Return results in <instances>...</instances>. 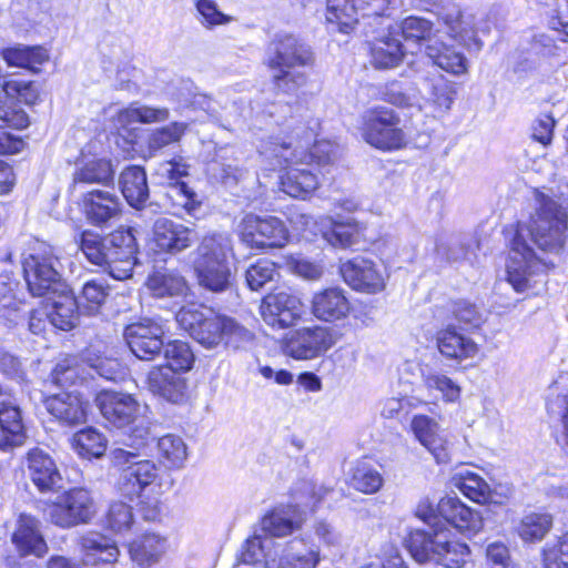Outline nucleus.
<instances>
[{
  "mask_svg": "<svg viewBox=\"0 0 568 568\" xmlns=\"http://www.w3.org/2000/svg\"><path fill=\"white\" fill-rule=\"evenodd\" d=\"M266 159L274 161L276 165H286L284 173L280 176V184L281 190L287 195L305 200L318 189L320 180L311 163L297 164L292 161H282L278 158Z\"/></svg>",
  "mask_w": 568,
  "mask_h": 568,
  "instance_id": "aec40b11",
  "label": "nucleus"
},
{
  "mask_svg": "<svg viewBox=\"0 0 568 568\" xmlns=\"http://www.w3.org/2000/svg\"><path fill=\"white\" fill-rule=\"evenodd\" d=\"M352 304L347 292L339 286H329L315 292L311 300L312 314L322 322L334 323L348 317Z\"/></svg>",
  "mask_w": 568,
  "mask_h": 568,
  "instance_id": "4be33fe9",
  "label": "nucleus"
},
{
  "mask_svg": "<svg viewBox=\"0 0 568 568\" xmlns=\"http://www.w3.org/2000/svg\"><path fill=\"white\" fill-rule=\"evenodd\" d=\"M453 483L463 495L475 503L485 504L490 498L489 485L475 473L460 471L453 477Z\"/></svg>",
  "mask_w": 568,
  "mask_h": 568,
  "instance_id": "c03bdc74",
  "label": "nucleus"
},
{
  "mask_svg": "<svg viewBox=\"0 0 568 568\" xmlns=\"http://www.w3.org/2000/svg\"><path fill=\"white\" fill-rule=\"evenodd\" d=\"M139 448L116 447L110 452L112 464L121 470L120 489L130 499L159 478V467L151 459H142Z\"/></svg>",
  "mask_w": 568,
  "mask_h": 568,
  "instance_id": "9b49d317",
  "label": "nucleus"
},
{
  "mask_svg": "<svg viewBox=\"0 0 568 568\" xmlns=\"http://www.w3.org/2000/svg\"><path fill=\"white\" fill-rule=\"evenodd\" d=\"M165 331V322L161 317H143L125 327L124 338L134 356L152 361L164 347Z\"/></svg>",
  "mask_w": 568,
  "mask_h": 568,
  "instance_id": "2eb2a0df",
  "label": "nucleus"
},
{
  "mask_svg": "<svg viewBox=\"0 0 568 568\" xmlns=\"http://www.w3.org/2000/svg\"><path fill=\"white\" fill-rule=\"evenodd\" d=\"M276 274L275 263L267 258H261L246 270L245 280L252 291H258L266 283L273 281Z\"/></svg>",
  "mask_w": 568,
  "mask_h": 568,
  "instance_id": "6e6d98bb",
  "label": "nucleus"
},
{
  "mask_svg": "<svg viewBox=\"0 0 568 568\" xmlns=\"http://www.w3.org/2000/svg\"><path fill=\"white\" fill-rule=\"evenodd\" d=\"M114 170L106 159H90L77 164L73 173L72 186L102 184L108 185L113 181Z\"/></svg>",
  "mask_w": 568,
  "mask_h": 568,
  "instance_id": "f704fd0d",
  "label": "nucleus"
},
{
  "mask_svg": "<svg viewBox=\"0 0 568 568\" xmlns=\"http://www.w3.org/2000/svg\"><path fill=\"white\" fill-rule=\"evenodd\" d=\"M469 554V548L465 542L448 540L447 535L440 538L438 542V557L436 564L445 568H460Z\"/></svg>",
  "mask_w": 568,
  "mask_h": 568,
  "instance_id": "3c124183",
  "label": "nucleus"
},
{
  "mask_svg": "<svg viewBox=\"0 0 568 568\" xmlns=\"http://www.w3.org/2000/svg\"><path fill=\"white\" fill-rule=\"evenodd\" d=\"M438 514L452 527L460 532H479L483 529V516L467 507L457 497H445L438 503Z\"/></svg>",
  "mask_w": 568,
  "mask_h": 568,
  "instance_id": "bb28decb",
  "label": "nucleus"
},
{
  "mask_svg": "<svg viewBox=\"0 0 568 568\" xmlns=\"http://www.w3.org/2000/svg\"><path fill=\"white\" fill-rule=\"evenodd\" d=\"M554 195L556 200L536 193L535 216L529 225H518L511 241L507 281L516 292L535 288L546 270L556 264L535 252L531 243L542 254L557 255L560 250H568V182L561 181Z\"/></svg>",
  "mask_w": 568,
  "mask_h": 568,
  "instance_id": "f257e3e1",
  "label": "nucleus"
},
{
  "mask_svg": "<svg viewBox=\"0 0 568 568\" xmlns=\"http://www.w3.org/2000/svg\"><path fill=\"white\" fill-rule=\"evenodd\" d=\"M545 568H568V535H561L547 544L542 552Z\"/></svg>",
  "mask_w": 568,
  "mask_h": 568,
  "instance_id": "bf43d9fd",
  "label": "nucleus"
},
{
  "mask_svg": "<svg viewBox=\"0 0 568 568\" xmlns=\"http://www.w3.org/2000/svg\"><path fill=\"white\" fill-rule=\"evenodd\" d=\"M83 210L92 225L105 226L120 216L122 204L116 194L103 190H93L83 196Z\"/></svg>",
  "mask_w": 568,
  "mask_h": 568,
  "instance_id": "a878e982",
  "label": "nucleus"
},
{
  "mask_svg": "<svg viewBox=\"0 0 568 568\" xmlns=\"http://www.w3.org/2000/svg\"><path fill=\"white\" fill-rule=\"evenodd\" d=\"M240 239L252 248L283 247L288 241V231L275 216L246 214L240 225Z\"/></svg>",
  "mask_w": 568,
  "mask_h": 568,
  "instance_id": "4468645a",
  "label": "nucleus"
},
{
  "mask_svg": "<svg viewBox=\"0 0 568 568\" xmlns=\"http://www.w3.org/2000/svg\"><path fill=\"white\" fill-rule=\"evenodd\" d=\"M306 515L296 505H278L260 520L262 532H293L303 529Z\"/></svg>",
  "mask_w": 568,
  "mask_h": 568,
  "instance_id": "cd10ccee",
  "label": "nucleus"
},
{
  "mask_svg": "<svg viewBox=\"0 0 568 568\" xmlns=\"http://www.w3.org/2000/svg\"><path fill=\"white\" fill-rule=\"evenodd\" d=\"M80 248L92 264L108 266L113 277L124 280L132 276L138 253L132 229L116 230L108 239L84 231L80 237Z\"/></svg>",
  "mask_w": 568,
  "mask_h": 568,
  "instance_id": "20e7f679",
  "label": "nucleus"
},
{
  "mask_svg": "<svg viewBox=\"0 0 568 568\" xmlns=\"http://www.w3.org/2000/svg\"><path fill=\"white\" fill-rule=\"evenodd\" d=\"M163 551V544L159 535H136L129 544L131 559L140 568H150L158 562Z\"/></svg>",
  "mask_w": 568,
  "mask_h": 568,
  "instance_id": "e433bc0d",
  "label": "nucleus"
},
{
  "mask_svg": "<svg viewBox=\"0 0 568 568\" xmlns=\"http://www.w3.org/2000/svg\"><path fill=\"white\" fill-rule=\"evenodd\" d=\"M422 385L429 394L438 393L447 403H455L460 397V387L446 374L427 368L422 371Z\"/></svg>",
  "mask_w": 568,
  "mask_h": 568,
  "instance_id": "37998d69",
  "label": "nucleus"
},
{
  "mask_svg": "<svg viewBox=\"0 0 568 568\" xmlns=\"http://www.w3.org/2000/svg\"><path fill=\"white\" fill-rule=\"evenodd\" d=\"M12 542L21 556L34 555L42 557L48 550L42 535H12Z\"/></svg>",
  "mask_w": 568,
  "mask_h": 568,
  "instance_id": "69168bd1",
  "label": "nucleus"
},
{
  "mask_svg": "<svg viewBox=\"0 0 568 568\" xmlns=\"http://www.w3.org/2000/svg\"><path fill=\"white\" fill-rule=\"evenodd\" d=\"M49 414L64 426H77L87 420L88 403L75 393L63 392L44 400Z\"/></svg>",
  "mask_w": 568,
  "mask_h": 568,
  "instance_id": "393cba45",
  "label": "nucleus"
},
{
  "mask_svg": "<svg viewBox=\"0 0 568 568\" xmlns=\"http://www.w3.org/2000/svg\"><path fill=\"white\" fill-rule=\"evenodd\" d=\"M351 486L364 494H374L383 486V477L368 462L359 460L352 468Z\"/></svg>",
  "mask_w": 568,
  "mask_h": 568,
  "instance_id": "a18cd8bd",
  "label": "nucleus"
},
{
  "mask_svg": "<svg viewBox=\"0 0 568 568\" xmlns=\"http://www.w3.org/2000/svg\"><path fill=\"white\" fill-rule=\"evenodd\" d=\"M552 526V516L544 510H529L520 519L521 532H548Z\"/></svg>",
  "mask_w": 568,
  "mask_h": 568,
  "instance_id": "e2e57ef3",
  "label": "nucleus"
},
{
  "mask_svg": "<svg viewBox=\"0 0 568 568\" xmlns=\"http://www.w3.org/2000/svg\"><path fill=\"white\" fill-rule=\"evenodd\" d=\"M29 124L28 115L20 108L13 106L0 98V129L21 130Z\"/></svg>",
  "mask_w": 568,
  "mask_h": 568,
  "instance_id": "0e129e2a",
  "label": "nucleus"
},
{
  "mask_svg": "<svg viewBox=\"0 0 568 568\" xmlns=\"http://www.w3.org/2000/svg\"><path fill=\"white\" fill-rule=\"evenodd\" d=\"M372 64L376 69H392L397 67L404 57L403 45L394 32L377 39L371 48Z\"/></svg>",
  "mask_w": 568,
  "mask_h": 568,
  "instance_id": "c9c22d12",
  "label": "nucleus"
},
{
  "mask_svg": "<svg viewBox=\"0 0 568 568\" xmlns=\"http://www.w3.org/2000/svg\"><path fill=\"white\" fill-rule=\"evenodd\" d=\"M445 535H408L405 546L418 562L435 561L438 557V542Z\"/></svg>",
  "mask_w": 568,
  "mask_h": 568,
  "instance_id": "49530a36",
  "label": "nucleus"
},
{
  "mask_svg": "<svg viewBox=\"0 0 568 568\" xmlns=\"http://www.w3.org/2000/svg\"><path fill=\"white\" fill-rule=\"evenodd\" d=\"M277 535H251L242 549V560L245 564H255L262 560H275L277 547L275 537Z\"/></svg>",
  "mask_w": 568,
  "mask_h": 568,
  "instance_id": "79ce46f5",
  "label": "nucleus"
},
{
  "mask_svg": "<svg viewBox=\"0 0 568 568\" xmlns=\"http://www.w3.org/2000/svg\"><path fill=\"white\" fill-rule=\"evenodd\" d=\"M437 347L447 359L462 363L474 359L480 348L470 337L457 333L454 328H446L437 334Z\"/></svg>",
  "mask_w": 568,
  "mask_h": 568,
  "instance_id": "c85d7f7f",
  "label": "nucleus"
},
{
  "mask_svg": "<svg viewBox=\"0 0 568 568\" xmlns=\"http://www.w3.org/2000/svg\"><path fill=\"white\" fill-rule=\"evenodd\" d=\"M162 349H164L166 364L160 365L161 367H170L181 374L192 368L194 354L187 343L182 341L169 342Z\"/></svg>",
  "mask_w": 568,
  "mask_h": 568,
  "instance_id": "8fccbe9b",
  "label": "nucleus"
},
{
  "mask_svg": "<svg viewBox=\"0 0 568 568\" xmlns=\"http://www.w3.org/2000/svg\"><path fill=\"white\" fill-rule=\"evenodd\" d=\"M400 116L390 108L374 106L362 114V136L371 146L382 151L405 148L408 138L400 128Z\"/></svg>",
  "mask_w": 568,
  "mask_h": 568,
  "instance_id": "9d476101",
  "label": "nucleus"
},
{
  "mask_svg": "<svg viewBox=\"0 0 568 568\" xmlns=\"http://www.w3.org/2000/svg\"><path fill=\"white\" fill-rule=\"evenodd\" d=\"M414 85L404 88L398 81L388 82L383 91L384 100L397 106H420L425 100L439 110H449L457 89L453 81L436 71L416 70Z\"/></svg>",
  "mask_w": 568,
  "mask_h": 568,
  "instance_id": "39448f33",
  "label": "nucleus"
},
{
  "mask_svg": "<svg viewBox=\"0 0 568 568\" xmlns=\"http://www.w3.org/2000/svg\"><path fill=\"white\" fill-rule=\"evenodd\" d=\"M103 418L113 427L124 430L123 445L145 447L151 439L150 422L141 415L139 403L129 394L103 392L97 397Z\"/></svg>",
  "mask_w": 568,
  "mask_h": 568,
  "instance_id": "0eeeda50",
  "label": "nucleus"
},
{
  "mask_svg": "<svg viewBox=\"0 0 568 568\" xmlns=\"http://www.w3.org/2000/svg\"><path fill=\"white\" fill-rule=\"evenodd\" d=\"M450 312L454 318L464 325L478 327L484 322L483 313L478 307L465 300L453 302Z\"/></svg>",
  "mask_w": 568,
  "mask_h": 568,
  "instance_id": "680f3d73",
  "label": "nucleus"
},
{
  "mask_svg": "<svg viewBox=\"0 0 568 568\" xmlns=\"http://www.w3.org/2000/svg\"><path fill=\"white\" fill-rule=\"evenodd\" d=\"M339 339V333L327 326L315 325L291 331L284 341V353L294 359L307 361L324 355Z\"/></svg>",
  "mask_w": 568,
  "mask_h": 568,
  "instance_id": "ddd939ff",
  "label": "nucleus"
},
{
  "mask_svg": "<svg viewBox=\"0 0 568 568\" xmlns=\"http://www.w3.org/2000/svg\"><path fill=\"white\" fill-rule=\"evenodd\" d=\"M312 61L310 48L292 34H276L268 44L266 63L274 71L275 88L282 92L293 93L305 84V74L292 69L308 65Z\"/></svg>",
  "mask_w": 568,
  "mask_h": 568,
  "instance_id": "423d86ee",
  "label": "nucleus"
},
{
  "mask_svg": "<svg viewBox=\"0 0 568 568\" xmlns=\"http://www.w3.org/2000/svg\"><path fill=\"white\" fill-rule=\"evenodd\" d=\"M233 255V243L229 234L205 235L196 248L194 261L199 284L216 293L226 291L231 285L230 258Z\"/></svg>",
  "mask_w": 568,
  "mask_h": 568,
  "instance_id": "6e6552de",
  "label": "nucleus"
},
{
  "mask_svg": "<svg viewBox=\"0 0 568 568\" xmlns=\"http://www.w3.org/2000/svg\"><path fill=\"white\" fill-rule=\"evenodd\" d=\"M402 37L409 41H422L427 58L434 65L453 75H463L468 71L467 58L438 41L430 38L432 23L423 18L408 17L402 21L399 28Z\"/></svg>",
  "mask_w": 568,
  "mask_h": 568,
  "instance_id": "1a4fd4ad",
  "label": "nucleus"
},
{
  "mask_svg": "<svg viewBox=\"0 0 568 568\" xmlns=\"http://www.w3.org/2000/svg\"><path fill=\"white\" fill-rule=\"evenodd\" d=\"M392 0H327L326 21L342 33H349L362 17H381Z\"/></svg>",
  "mask_w": 568,
  "mask_h": 568,
  "instance_id": "dca6fc26",
  "label": "nucleus"
},
{
  "mask_svg": "<svg viewBox=\"0 0 568 568\" xmlns=\"http://www.w3.org/2000/svg\"><path fill=\"white\" fill-rule=\"evenodd\" d=\"M175 320L203 347L213 349L222 345L227 316L190 304L180 308Z\"/></svg>",
  "mask_w": 568,
  "mask_h": 568,
  "instance_id": "f8f14e48",
  "label": "nucleus"
},
{
  "mask_svg": "<svg viewBox=\"0 0 568 568\" xmlns=\"http://www.w3.org/2000/svg\"><path fill=\"white\" fill-rule=\"evenodd\" d=\"M263 320L272 327L286 328L302 316V304L296 296L285 292L266 295L261 305Z\"/></svg>",
  "mask_w": 568,
  "mask_h": 568,
  "instance_id": "412c9836",
  "label": "nucleus"
},
{
  "mask_svg": "<svg viewBox=\"0 0 568 568\" xmlns=\"http://www.w3.org/2000/svg\"><path fill=\"white\" fill-rule=\"evenodd\" d=\"M314 135L313 128L297 125L288 136L276 135L262 141L260 153L265 158H278L297 164L333 165L341 156V146L331 140H317L307 151Z\"/></svg>",
  "mask_w": 568,
  "mask_h": 568,
  "instance_id": "7ed1b4c3",
  "label": "nucleus"
},
{
  "mask_svg": "<svg viewBox=\"0 0 568 568\" xmlns=\"http://www.w3.org/2000/svg\"><path fill=\"white\" fill-rule=\"evenodd\" d=\"M59 252L48 244H40L22 260L23 277L32 296H49L51 301L50 325L69 331L78 322L80 306L63 281Z\"/></svg>",
  "mask_w": 568,
  "mask_h": 568,
  "instance_id": "f03ea898",
  "label": "nucleus"
},
{
  "mask_svg": "<svg viewBox=\"0 0 568 568\" xmlns=\"http://www.w3.org/2000/svg\"><path fill=\"white\" fill-rule=\"evenodd\" d=\"M344 281L355 291L376 294L386 286L385 271L374 262L365 258H354L341 267Z\"/></svg>",
  "mask_w": 568,
  "mask_h": 568,
  "instance_id": "6ab92c4d",
  "label": "nucleus"
},
{
  "mask_svg": "<svg viewBox=\"0 0 568 568\" xmlns=\"http://www.w3.org/2000/svg\"><path fill=\"white\" fill-rule=\"evenodd\" d=\"M152 234L153 248L171 255L191 247L197 237L193 227L168 217H159L154 222Z\"/></svg>",
  "mask_w": 568,
  "mask_h": 568,
  "instance_id": "a211bd4d",
  "label": "nucleus"
},
{
  "mask_svg": "<svg viewBox=\"0 0 568 568\" xmlns=\"http://www.w3.org/2000/svg\"><path fill=\"white\" fill-rule=\"evenodd\" d=\"M440 20L446 27V32L456 41L467 48L479 50L483 45L473 28V21L465 20L458 7L452 6L440 13Z\"/></svg>",
  "mask_w": 568,
  "mask_h": 568,
  "instance_id": "2f4dec72",
  "label": "nucleus"
},
{
  "mask_svg": "<svg viewBox=\"0 0 568 568\" xmlns=\"http://www.w3.org/2000/svg\"><path fill=\"white\" fill-rule=\"evenodd\" d=\"M327 222L328 229L323 232V236L334 247L353 246L364 231V226L353 217H329Z\"/></svg>",
  "mask_w": 568,
  "mask_h": 568,
  "instance_id": "473e14b6",
  "label": "nucleus"
},
{
  "mask_svg": "<svg viewBox=\"0 0 568 568\" xmlns=\"http://www.w3.org/2000/svg\"><path fill=\"white\" fill-rule=\"evenodd\" d=\"M187 128V123L174 121L154 130L148 138L150 152L155 153L170 144L180 142Z\"/></svg>",
  "mask_w": 568,
  "mask_h": 568,
  "instance_id": "603ef678",
  "label": "nucleus"
},
{
  "mask_svg": "<svg viewBox=\"0 0 568 568\" xmlns=\"http://www.w3.org/2000/svg\"><path fill=\"white\" fill-rule=\"evenodd\" d=\"M148 386L153 394L170 403L180 404L186 399V378L170 367H153L148 374Z\"/></svg>",
  "mask_w": 568,
  "mask_h": 568,
  "instance_id": "b1692460",
  "label": "nucleus"
},
{
  "mask_svg": "<svg viewBox=\"0 0 568 568\" xmlns=\"http://www.w3.org/2000/svg\"><path fill=\"white\" fill-rule=\"evenodd\" d=\"M95 539L84 538L82 546L85 549L84 564L94 567L112 564L116 560L119 550L114 541L105 535H95Z\"/></svg>",
  "mask_w": 568,
  "mask_h": 568,
  "instance_id": "a19ab883",
  "label": "nucleus"
},
{
  "mask_svg": "<svg viewBox=\"0 0 568 568\" xmlns=\"http://www.w3.org/2000/svg\"><path fill=\"white\" fill-rule=\"evenodd\" d=\"M104 523L105 527L113 532L131 529L133 524L132 508L122 501L111 504Z\"/></svg>",
  "mask_w": 568,
  "mask_h": 568,
  "instance_id": "13d9d810",
  "label": "nucleus"
},
{
  "mask_svg": "<svg viewBox=\"0 0 568 568\" xmlns=\"http://www.w3.org/2000/svg\"><path fill=\"white\" fill-rule=\"evenodd\" d=\"M0 54L9 67L26 69L32 73L40 72L41 65L50 59L48 50L41 45L17 44L2 49Z\"/></svg>",
  "mask_w": 568,
  "mask_h": 568,
  "instance_id": "7c9ffc66",
  "label": "nucleus"
},
{
  "mask_svg": "<svg viewBox=\"0 0 568 568\" xmlns=\"http://www.w3.org/2000/svg\"><path fill=\"white\" fill-rule=\"evenodd\" d=\"M318 561V552H290L280 558L278 568H315Z\"/></svg>",
  "mask_w": 568,
  "mask_h": 568,
  "instance_id": "774afa93",
  "label": "nucleus"
},
{
  "mask_svg": "<svg viewBox=\"0 0 568 568\" xmlns=\"http://www.w3.org/2000/svg\"><path fill=\"white\" fill-rule=\"evenodd\" d=\"M108 286L103 281L91 280L83 284L81 293L75 296L83 314H95L108 296Z\"/></svg>",
  "mask_w": 568,
  "mask_h": 568,
  "instance_id": "09e8293b",
  "label": "nucleus"
},
{
  "mask_svg": "<svg viewBox=\"0 0 568 568\" xmlns=\"http://www.w3.org/2000/svg\"><path fill=\"white\" fill-rule=\"evenodd\" d=\"M121 192L126 202L135 209L145 203L149 197L146 173L139 165L125 168L119 179Z\"/></svg>",
  "mask_w": 568,
  "mask_h": 568,
  "instance_id": "72a5a7b5",
  "label": "nucleus"
},
{
  "mask_svg": "<svg viewBox=\"0 0 568 568\" xmlns=\"http://www.w3.org/2000/svg\"><path fill=\"white\" fill-rule=\"evenodd\" d=\"M194 6L197 21L207 30L226 26L234 20L232 16L222 12L214 0H194Z\"/></svg>",
  "mask_w": 568,
  "mask_h": 568,
  "instance_id": "5fc2aeb1",
  "label": "nucleus"
},
{
  "mask_svg": "<svg viewBox=\"0 0 568 568\" xmlns=\"http://www.w3.org/2000/svg\"><path fill=\"white\" fill-rule=\"evenodd\" d=\"M73 447L84 458L100 457L105 452L106 439L102 433L88 427L74 434Z\"/></svg>",
  "mask_w": 568,
  "mask_h": 568,
  "instance_id": "de8ad7c7",
  "label": "nucleus"
},
{
  "mask_svg": "<svg viewBox=\"0 0 568 568\" xmlns=\"http://www.w3.org/2000/svg\"><path fill=\"white\" fill-rule=\"evenodd\" d=\"M159 462L168 469H181L187 459V447L183 438L168 434L158 439Z\"/></svg>",
  "mask_w": 568,
  "mask_h": 568,
  "instance_id": "4c0bfd02",
  "label": "nucleus"
},
{
  "mask_svg": "<svg viewBox=\"0 0 568 568\" xmlns=\"http://www.w3.org/2000/svg\"><path fill=\"white\" fill-rule=\"evenodd\" d=\"M146 285L155 297H178L185 295L187 285L182 275L175 272H155L150 275Z\"/></svg>",
  "mask_w": 568,
  "mask_h": 568,
  "instance_id": "ea45409f",
  "label": "nucleus"
},
{
  "mask_svg": "<svg viewBox=\"0 0 568 568\" xmlns=\"http://www.w3.org/2000/svg\"><path fill=\"white\" fill-rule=\"evenodd\" d=\"M0 88L7 97H16L26 104H34L39 99V90L32 81L3 79Z\"/></svg>",
  "mask_w": 568,
  "mask_h": 568,
  "instance_id": "4d7b16f0",
  "label": "nucleus"
},
{
  "mask_svg": "<svg viewBox=\"0 0 568 568\" xmlns=\"http://www.w3.org/2000/svg\"><path fill=\"white\" fill-rule=\"evenodd\" d=\"M254 339V334L237 323L234 318L227 316L225 333L223 337L222 345L225 348L231 349H241L246 345L252 343Z\"/></svg>",
  "mask_w": 568,
  "mask_h": 568,
  "instance_id": "052dcab7",
  "label": "nucleus"
},
{
  "mask_svg": "<svg viewBox=\"0 0 568 568\" xmlns=\"http://www.w3.org/2000/svg\"><path fill=\"white\" fill-rule=\"evenodd\" d=\"M19 283L9 274H0V325L10 326L21 317L14 291Z\"/></svg>",
  "mask_w": 568,
  "mask_h": 568,
  "instance_id": "58836bf2",
  "label": "nucleus"
},
{
  "mask_svg": "<svg viewBox=\"0 0 568 568\" xmlns=\"http://www.w3.org/2000/svg\"><path fill=\"white\" fill-rule=\"evenodd\" d=\"M28 475L41 493L57 491L62 488V476L54 459L44 450L36 447L27 453Z\"/></svg>",
  "mask_w": 568,
  "mask_h": 568,
  "instance_id": "5701e85b",
  "label": "nucleus"
},
{
  "mask_svg": "<svg viewBox=\"0 0 568 568\" xmlns=\"http://www.w3.org/2000/svg\"><path fill=\"white\" fill-rule=\"evenodd\" d=\"M122 116L131 122L153 124L169 120L170 111L165 106L132 103L122 112Z\"/></svg>",
  "mask_w": 568,
  "mask_h": 568,
  "instance_id": "864d4df0",
  "label": "nucleus"
},
{
  "mask_svg": "<svg viewBox=\"0 0 568 568\" xmlns=\"http://www.w3.org/2000/svg\"><path fill=\"white\" fill-rule=\"evenodd\" d=\"M95 514V505L87 489L67 491L50 510L51 520L60 528L88 523Z\"/></svg>",
  "mask_w": 568,
  "mask_h": 568,
  "instance_id": "f3484780",
  "label": "nucleus"
},
{
  "mask_svg": "<svg viewBox=\"0 0 568 568\" xmlns=\"http://www.w3.org/2000/svg\"><path fill=\"white\" fill-rule=\"evenodd\" d=\"M90 367L106 381H118L124 375L121 363L115 358L98 357L90 363Z\"/></svg>",
  "mask_w": 568,
  "mask_h": 568,
  "instance_id": "338daca9",
  "label": "nucleus"
},
{
  "mask_svg": "<svg viewBox=\"0 0 568 568\" xmlns=\"http://www.w3.org/2000/svg\"><path fill=\"white\" fill-rule=\"evenodd\" d=\"M159 174L169 182L171 186L170 196L175 194L179 197L178 205L185 209L187 213L195 212L199 206L194 199L195 194L184 182L180 181L181 178L187 175V166L179 161H168L160 165Z\"/></svg>",
  "mask_w": 568,
  "mask_h": 568,
  "instance_id": "c756f323",
  "label": "nucleus"
}]
</instances>
